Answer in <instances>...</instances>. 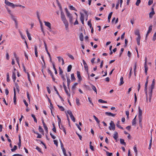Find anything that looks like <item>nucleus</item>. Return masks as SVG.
Listing matches in <instances>:
<instances>
[{"label": "nucleus", "mask_w": 156, "mask_h": 156, "mask_svg": "<svg viewBox=\"0 0 156 156\" xmlns=\"http://www.w3.org/2000/svg\"><path fill=\"white\" fill-rule=\"evenodd\" d=\"M61 17L62 20L65 25L66 30H67L69 29V23L64 13L62 11L61 13Z\"/></svg>", "instance_id": "nucleus-1"}, {"label": "nucleus", "mask_w": 156, "mask_h": 156, "mask_svg": "<svg viewBox=\"0 0 156 156\" xmlns=\"http://www.w3.org/2000/svg\"><path fill=\"white\" fill-rule=\"evenodd\" d=\"M67 17L69 18V21L70 23L72 24L73 23V18L72 15L70 13L67 8L65 9Z\"/></svg>", "instance_id": "nucleus-2"}, {"label": "nucleus", "mask_w": 156, "mask_h": 156, "mask_svg": "<svg viewBox=\"0 0 156 156\" xmlns=\"http://www.w3.org/2000/svg\"><path fill=\"white\" fill-rule=\"evenodd\" d=\"M138 119L139 125L140 126H142V110L140 109V107H138Z\"/></svg>", "instance_id": "nucleus-3"}, {"label": "nucleus", "mask_w": 156, "mask_h": 156, "mask_svg": "<svg viewBox=\"0 0 156 156\" xmlns=\"http://www.w3.org/2000/svg\"><path fill=\"white\" fill-rule=\"evenodd\" d=\"M110 126L109 127V129L110 130L112 129L114 130L115 129V125L112 121H111L110 123Z\"/></svg>", "instance_id": "nucleus-4"}, {"label": "nucleus", "mask_w": 156, "mask_h": 156, "mask_svg": "<svg viewBox=\"0 0 156 156\" xmlns=\"http://www.w3.org/2000/svg\"><path fill=\"white\" fill-rule=\"evenodd\" d=\"M67 112L68 114L69 115L70 117L72 120L74 122H75V119L74 117L73 116L71 111L70 110H68L67 111Z\"/></svg>", "instance_id": "nucleus-5"}, {"label": "nucleus", "mask_w": 156, "mask_h": 156, "mask_svg": "<svg viewBox=\"0 0 156 156\" xmlns=\"http://www.w3.org/2000/svg\"><path fill=\"white\" fill-rule=\"evenodd\" d=\"M83 65L84 66V68L85 69V70L87 71V73H88V66L87 64L85 62V61L83 59Z\"/></svg>", "instance_id": "nucleus-6"}, {"label": "nucleus", "mask_w": 156, "mask_h": 156, "mask_svg": "<svg viewBox=\"0 0 156 156\" xmlns=\"http://www.w3.org/2000/svg\"><path fill=\"white\" fill-rule=\"evenodd\" d=\"M152 25H151L149 27V28H148V30L147 32V34H146V38H147V37L148 36V35L149 34V33L151 32L152 30Z\"/></svg>", "instance_id": "nucleus-7"}, {"label": "nucleus", "mask_w": 156, "mask_h": 156, "mask_svg": "<svg viewBox=\"0 0 156 156\" xmlns=\"http://www.w3.org/2000/svg\"><path fill=\"white\" fill-rule=\"evenodd\" d=\"M16 91L15 90V88L14 89V98H13V100H14V104L16 105Z\"/></svg>", "instance_id": "nucleus-8"}, {"label": "nucleus", "mask_w": 156, "mask_h": 156, "mask_svg": "<svg viewBox=\"0 0 156 156\" xmlns=\"http://www.w3.org/2000/svg\"><path fill=\"white\" fill-rule=\"evenodd\" d=\"M105 114L107 115L112 117H115L116 115V114H113L110 112H105Z\"/></svg>", "instance_id": "nucleus-9"}, {"label": "nucleus", "mask_w": 156, "mask_h": 156, "mask_svg": "<svg viewBox=\"0 0 156 156\" xmlns=\"http://www.w3.org/2000/svg\"><path fill=\"white\" fill-rule=\"evenodd\" d=\"M155 85V80L154 79L152 82V83L151 86V90H152V92L153 89L154 88Z\"/></svg>", "instance_id": "nucleus-10"}, {"label": "nucleus", "mask_w": 156, "mask_h": 156, "mask_svg": "<svg viewBox=\"0 0 156 156\" xmlns=\"http://www.w3.org/2000/svg\"><path fill=\"white\" fill-rule=\"evenodd\" d=\"M59 128L61 129H62L63 130V131L64 132L65 134V135L66 134V130L65 128L64 127V126H63L62 125V124H61V126H59Z\"/></svg>", "instance_id": "nucleus-11"}, {"label": "nucleus", "mask_w": 156, "mask_h": 156, "mask_svg": "<svg viewBox=\"0 0 156 156\" xmlns=\"http://www.w3.org/2000/svg\"><path fill=\"white\" fill-rule=\"evenodd\" d=\"M44 23H45V25L48 27L49 29H51V24L50 23L48 22H47L46 21L44 22Z\"/></svg>", "instance_id": "nucleus-12"}, {"label": "nucleus", "mask_w": 156, "mask_h": 156, "mask_svg": "<svg viewBox=\"0 0 156 156\" xmlns=\"http://www.w3.org/2000/svg\"><path fill=\"white\" fill-rule=\"evenodd\" d=\"M118 133L116 131H115L114 132V134H113V138H114V139L115 140H117V139L118 138Z\"/></svg>", "instance_id": "nucleus-13"}, {"label": "nucleus", "mask_w": 156, "mask_h": 156, "mask_svg": "<svg viewBox=\"0 0 156 156\" xmlns=\"http://www.w3.org/2000/svg\"><path fill=\"white\" fill-rule=\"evenodd\" d=\"M77 77L79 81H81L82 80V79L81 77V76L80 74V72L79 71H77Z\"/></svg>", "instance_id": "nucleus-14"}, {"label": "nucleus", "mask_w": 156, "mask_h": 156, "mask_svg": "<svg viewBox=\"0 0 156 156\" xmlns=\"http://www.w3.org/2000/svg\"><path fill=\"white\" fill-rule=\"evenodd\" d=\"M57 58L58 59V61H59V62H60L61 60H62V65H63L65 63H64V59H63V58H61V57H60V56L57 57Z\"/></svg>", "instance_id": "nucleus-15"}, {"label": "nucleus", "mask_w": 156, "mask_h": 156, "mask_svg": "<svg viewBox=\"0 0 156 156\" xmlns=\"http://www.w3.org/2000/svg\"><path fill=\"white\" fill-rule=\"evenodd\" d=\"M120 122V121H118V122H117V123L116 124V126L119 128L120 129H123V128L120 125H119Z\"/></svg>", "instance_id": "nucleus-16"}, {"label": "nucleus", "mask_w": 156, "mask_h": 156, "mask_svg": "<svg viewBox=\"0 0 156 156\" xmlns=\"http://www.w3.org/2000/svg\"><path fill=\"white\" fill-rule=\"evenodd\" d=\"M34 51L35 56L37 57H38V52L37 51V47L36 45L34 46Z\"/></svg>", "instance_id": "nucleus-17"}, {"label": "nucleus", "mask_w": 156, "mask_h": 156, "mask_svg": "<svg viewBox=\"0 0 156 156\" xmlns=\"http://www.w3.org/2000/svg\"><path fill=\"white\" fill-rule=\"evenodd\" d=\"M26 32H27V36L28 37V39L30 40H31L32 39H31V37L30 36V34L29 33V32H28V30H26Z\"/></svg>", "instance_id": "nucleus-18"}, {"label": "nucleus", "mask_w": 156, "mask_h": 156, "mask_svg": "<svg viewBox=\"0 0 156 156\" xmlns=\"http://www.w3.org/2000/svg\"><path fill=\"white\" fill-rule=\"evenodd\" d=\"M12 79L13 80L14 82H15V81L16 80V76L15 73L14 72H12Z\"/></svg>", "instance_id": "nucleus-19"}, {"label": "nucleus", "mask_w": 156, "mask_h": 156, "mask_svg": "<svg viewBox=\"0 0 156 156\" xmlns=\"http://www.w3.org/2000/svg\"><path fill=\"white\" fill-rule=\"evenodd\" d=\"M154 14L155 12L154 11H151L149 14V16L150 18H151Z\"/></svg>", "instance_id": "nucleus-20"}, {"label": "nucleus", "mask_w": 156, "mask_h": 156, "mask_svg": "<svg viewBox=\"0 0 156 156\" xmlns=\"http://www.w3.org/2000/svg\"><path fill=\"white\" fill-rule=\"evenodd\" d=\"M79 38L80 41H83V36L82 33H81L80 35Z\"/></svg>", "instance_id": "nucleus-21"}, {"label": "nucleus", "mask_w": 156, "mask_h": 156, "mask_svg": "<svg viewBox=\"0 0 156 156\" xmlns=\"http://www.w3.org/2000/svg\"><path fill=\"white\" fill-rule=\"evenodd\" d=\"M70 80L69 78L68 77L67 78V86L68 88L69 89V87L70 85Z\"/></svg>", "instance_id": "nucleus-22"}, {"label": "nucleus", "mask_w": 156, "mask_h": 156, "mask_svg": "<svg viewBox=\"0 0 156 156\" xmlns=\"http://www.w3.org/2000/svg\"><path fill=\"white\" fill-rule=\"evenodd\" d=\"M135 35H137L138 36H140L139 31L138 29H137L135 31Z\"/></svg>", "instance_id": "nucleus-23"}, {"label": "nucleus", "mask_w": 156, "mask_h": 156, "mask_svg": "<svg viewBox=\"0 0 156 156\" xmlns=\"http://www.w3.org/2000/svg\"><path fill=\"white\" fill-rule=\"evenodd\" d=\"M120 82L119 84V86H121L124 83L123 80V77H121L120 79Z\"/></svg>", "instance_id": "nucleus-24"}, {"label": "nucleus", "mask_w": 156, "mask_h": 156, "mask_svg": "<svg viewBox=\"0 0 156 156\" xmlns=\"http://www.w3.org/2000/svg\"><path fill=\"white\" fill-rule=\"evenodd\" d=\"M152 90H150V92L149 94V101L151 102V98L152 95Z\"/></svg>", "instance_id": "nucleus-25"}, {"label": "nucleus", "mask_w": 156, "mask_h": 156, "mask_svg": "<svg viewBox=\"0 0 156 156\" xmlns=\"http://www.w3.org/2000/svg\"><path fill=\"white\" fill-rule=\"evenodd\" d=\"M136 115L135 116L134 118L132 120V125L133 126L135 125L136 124Z\"/></svg>", "instance_id": "nucleus-26"}, {"label": "nucleus", "mask_w": 156, "mask_h": 156, "mask_svg": "<svg viewBox=\"0 0 156 156\" xmlns=\"http://www.w3.org/2000/svg\"><path fill=\"white\" fill-rule=\"evenodd\" d=\"M112 13L113 12H110L108 16V19L109 22H110V19L111 18V16L112 15Z\"/></svg>", "instance_id": "nucleus-27"}, {"label": "nucleus", "mask_w": 156, "mask_h": 156, "mask_svg": "<svg viewBox=\"0 0 156 156\" xmlns=\"http://www.w3.org/2000/svg\"><path fill=\"white\" fill-rule=\"evenodd\" d=\"M91 88L93 90L96 92V94H97V89L96 87L94 85H92Z\"/></svg>", "instance_id": "nucleus-28"}, {"label": "nucleus", "mask_w": 156, "mask_h": 156, "mask_svg": "<svg viewBox=\"0 0 156 156\" xmlns=\"http://www.w3.org/2000/svg\"><path fill=\"white\" fill-rule=\"evenodd\" d=\"M144 68H145V72L146 74V75H147V71L148 70V67L147 64H144Z\"/></svg>", "instance_id": "nucleus-29"}, {"label": "nucleus", "mask_w": 156, "mask_h": 156, "mask_svg": "<svg viewBox=\"0 0 156 156\" xmlns=\"http://www.w3.org/2000/svg\"><path fill=\"white\" fill-rule=\"evenodd\" d=\"M72 68V66L71 65H70L68 66L67 67V72H70Z\"/></svg>", "instance_id": "nucleus-30"}, {"label": "nucleus", "mask_w": 156, "mask_h": 156, "mask_svg": "<svg viewBox=\"0 0 156 156\" xmlns=\"http://www.w3.org/2000/svg\"><path fill=\"white\" fill-rule=\"evenodd\" d=\"M64 89L66 94L68 95V96L70 97V94L69 92L68 91L66 87V88H64Z\"/></svg>", "instance_id": "nucleus-31"}, {"label": "nucleus", "mask_w": 156, "mask_h": 156, "mask_svg": "<svg viewBox=\"0 0 156 156\" xmlns=\"http://www.w3.org/2000/svg\"><path fill=\"white\" fill-rule=\"evenodd\" d=\"M120 143L122 144H123L124 145H126V143L124 141V140L122 139H120Z\"/></svg>", "instance_id": "nucleus-32"}, {"label": "nucleus", "mask_w": 156, "mask_h": 156, "mask_svg": "<svg viewBox=\"0 0 156 156\" xmlns=\"http://www.w3.org/2000/svg\"><path fill=\"white\" fill-rule=\"evenodd\" d=\"M104 150L105 151L106 154V155L108 156H111L112 155V153H109L108 152V151H105V150Z\"/></svg>", "instance_id": "nucleus-33"}, {"label": "nucleus", "mask_w": 156, "mask_h": 156, "mask_svg": "<svg viewBox=\"0 0 156 156\" xmlns=\"http://www.w3.org/2000/svg\"><path fill=\"white\" fill-rule=\"evenodd\" d=\"M76 104L78 106L80 105V100H79V99H78V98H76Z\"/></svg>", "instance_id": "nucleus-34"}, {"label": "nucleus", "mask_w": 156, "mask_h": 156, "mask_svg": "<svg viewBox=\"0 0 156 156\" xmlns=\"http://www.w3.org/2000/svg\"><path fill=\"white\" fill-rule=\"evenodd\" d=\"M5 3L6 4V5L9 6L10 5V4H11V2H9L7 0H5Z\"/></svg>", "instance_id": "nucleus-35"}, {"label": "nucleus", "mask_w": 156, "mask_h": 156, "mask_svg": "<svg viewBox=\"0 0 156 156\" xmlns=\"http://www.w3.org/2000/svg\"><path fill=\"white\" fill-rule=\"evenodd\" d=\"M133 149H134V150L135 152L136 153V156L137 154V149L136 145L134 146V147H133Z\"/></svg>", "instance_id": "nucleus-36"}, {"label": "nucleus", "mask_w": 156, "mask_h": 156, "mask_svg": "<svg viewBox=\"0 0 156 156\" xmlns=\"http://www.w3.org/2000/svg\"><path fill=\"white\" fill-rule=\"evenodd\" d=\"M57 106L62 111H64V109L62 106H60L58 105Z\"/></svg>", "instance_id": "nucleus-37"}, {"label": "nucleus", "mask_w": 156, "mask_h": 156, "mask_svg": "<svg viewBox=\"0 0 156 156\" xmlns=\"http://www.w3.org/2000/svg\"><path fill=\"white\" fill-rule=\"evenodd\" d=\"M17 149V146L16 145H15L13 148L11 149V151L12 152H14Z\"/></svg>", "instance_id": "nucleus-38"}, {"label": "nucleus", "mask_w": 156, "mask_h": 156, "mask_svg": "<svg viewBox=\"0 0 156 156\" xmlns=\"http://www.w3.org/2000/svg\"><path fill=\"white\" fill-rule=\"evenodd\" d=\"M71 79L72 80H75L76 78L74 76V74L73 73L71 74Z\"/></svg>", "instance_id": "nucleus-39"}, {"label": "nucleus", "mask_w": 156, "mask_h": 156, "mask_svg": "<svg viewBox=\"0 0 156 156\" xmlns=\"http://www.w3.org/2000/svg\"><path fill=\"white\" fill-rule=\"evenodd\" d=\"M98 102L101 103H107V102L106 101H104L102 99H100L98 100Z\"/></svg>", "instance_id": "nucleus-40"}, {"label": "nucleus", "mask_w": 156, "mask_h": 156, "mask_svg": "<svg viewBox=\"0 0 156 156\" xmlns=\"http://www.w3.org/2000/svg\"><path fill=\"white\" fill-rule=\"evenodd\" d=\"M31 116L34 118V121L35 122L37 123V121L35 115L34 114H32Z\"/></svg>", "instance_id": "nucleus-41"}, {"label": "nucleus", "mask_w": 156, "mask_h": 156, "mask_svg": "<svg viewBox=\"0 0 156 156\" xmlns=\"http://www.w3.org/2000/svg\"><path fill=\"white\" fill-rule=\"evenodd\" d=\"M78 83H75L72 87V89L73 90H74L76 87V86L78 85Z\"/></svg>", "instance_id": "nucleus-42"}, {"label": "nucleus", "mask_w": 156, "mask_h": 156, "mask_svg": "<svg viewBox=\"0 0 156 156\" xmlns=\"http://www.w3.org/2000/svg\"><path fill=\"white\" fill-rule=\"evenodd\" d=\"M6 76H7V82H9L10 81V80L9 79V73H8L6 74Z\"/></svg>", "instance_id": "nucleus-43"}, {"label": "nucleus", "mask_w": 156, "mask_h": 156, "mask_svg": "<svg viewBox=\"0 0 156 156\" xmlns=\"http://www.w3.org/2000/svg\"><path fill=\"white\" fill-rule=\"evenodd\" d=\"M39 130L40 132L41 133H43L44 130L40 126H39Z\"/></svg>", "instance_id": "nucleus-44"}, {"label": "nucleus", "mask_w": 156, "mask_h": 156, "mask_svg": "<svg viewBox=\"0 0 156 156\" xmlns=\"http://www.w3.org/2000/svg\"><path fill=\"white\" fill-rule=\"evenodd\" d=\"M80 20H84V16L83 14L82 13H80Z\"/></svg>", "instance_id": "nucleus-45"}, {"label": "nucleus", "mask_w": 156, "mask_h": 156, "mask_svg": "<svg viewBox=\"0 0 156 156\" xmlns=\"http://www.w3.org/2000/svg\"><path fill=\"white\" fill-rule=\"evenodd\" d=\"M69 9L71 10H73L76 11H77L76 8L73 7L72 5H70L69 6Z\"/></svg>", "instance_id": "nucleus-46"}, {"label": "nucleus", "mask_w": 156, "mask_h": 156, "mask_svg": "<svg viewBox=\"0 0 156 156\" xmlns=\"http://www.w3.org/2000/svg\"><path fill=\"white\" fill-rule=\"evenodd\" d=\"M88 25L90 27V28H92V24L91 23V20H90L88 22Z\"/></svg>", "instance_id": "nucleus-47"}, {"label": "nucleus", "mask_w": 156, "mask_h": 156, "mask_svg": "<svg viewBox=\"0 0 156 156\" xmlns=\"http://www.w3.org/2000/svg\"><path fill=\"white\" fill-rule=\"evenodd\" d=\"M59 74L62 75H63L62 74L63 73V71L62 69L60 67H59Z\"/></svg>", "instance_id": "nucleus-48"}, {"label": "nucleus", "mask_w": 156, "mask_h": 156, "mask_svg": "<svg viewBox=\"0 0 156 156\" xmlns=\"http://www.w3.org/2000/svg\"><path fill=\"white\" fill-rule=\"evenodd\" d=\"M140 2H141L140 0H137V1L136 3V6H139V5L140 4Z\"/></svg>", "instance_id": "nucleus-49"}, {"label": "nucleus", "mask_w": 156, "mask_h": 156, "mask_svg": "<svg viewBox=\"0 0 156 156\" xmlns=\"http://www.w3.org/2000/svg\"><path fill=\"white\" fill-rule=\"evenodd\" d=\"M7 9V11L10 14V15L11 16V17H13V16L12 15V12H11V11L8 8H6Z\"/></svg>", "instance_id": "nucleus-50"}, {"label": "nucleus", "mask_w": 156, "mask_h": 156, "mask_svg": "<svg viewBox=\"0 0 156 156\" xmlns=\"http://www.w3.org/2000/svg\"><path fill=\"white\" fill-rule=\"evenodd\" d=\"M44 126V129L46 132L47 133H48V128L47 126H46V125H44V126Z\"/></svg>", "instance_id": "nucleus-51"}, {"label": "nucleus", "mask_w": 156, "mask_h": 156, "mask_svg": "<svg viewBox=\"0 0 156 156\" xmlns=\"http://www.w3.org/2000/svg\"><path fill=\"white\" fill-rule=\"evenodd\" d=\"M62 151L65 156H67V154H66V151L65 149H63V150H62Z\"/></svg>", "instance_id": "nucleus-52"}, {"label": "nucleus", "mask_w": 156, "mask_h": 156, "mask_svg": "<svg viewBox=\"0 0 156 156\" xmlns=\"http://www.w3.org/2000/svg\"><path fill=\"white\" fill-rule=\"evenodd\" d=\"M37 17L39 20V21H40V23H41V20L40 19V16H39V12L38 11L37 12Z\"/></svg>", "instance_id": "nucleus-53"}, {"label": "nucleus", "mask_w": 156, "mask_h": 156, "mask_svg": "<svg viewBox=\"0 0 156 156\" xmlns=\"http://www.w3.org/2000/svg\"><path fill=\"white\" fill-rule=\"evenodd\" d=\"M153 0H149L148 2V5H151L153 2Z\"/></svg>", "instance_id": "nucleus-54"}, {"label": "nucleus", "mask_w": 156, "mask_h": 156, "mask_svg": "<svg viewBox=\"0 0 156 156\" xmlns=\"http://www.w3.org/2000/svg\"><path fill=\"white\" fill-rule=\"evenodd\" d=\"M134 99H135L134 103H135V104L137 101V97H136V93L134 94Z\"/></svg>", "instance_id": "nucleus-55"}, {"label": "nucleus", "mask_w": 156, "mask_h": 156, "mask_svg": "<svg viewBox=\"0 0 156 156\" xmlns=\"http://www.w3.org/2000/svg\"><path fill=\"white\" fill-rule=\"evenodd\" d=\"M36 149L39 152H42L41 149H40L37 146Z\"/></svg>", "instance_id": "nucleus-56"}, {"label": "nucleus", "mask_w": 156, "mask_h": 156, "mask_svg": "<svg viewBox=\"0 0 156 156\" xmlns=\"http://www.w3.org/2000/svg\"><path fill=\"white\" fill-rule=\"evenodd\" d=\"M138 91H139V90L140 89V82H138Z\"/></svg>", "instance_id": "nucleus-57"}, {"label": "nucleus", "mask_w": 156, "mask_h": 156, "mask_svg": "<svg viewBox=\"0 0 156 156\" xmlns=\"http://www.w3.org/2000/svg\"><path fill=\"white\" fill-rule=\"evenodd\" d=\"M48 73L50 74V75L51 76L52 75H53L52 73V72L49 69H48Z\"/></svg>", "instance_id": "nucleus-58"}, {"label": "nucleus", "mask_w": 156, "mask_h": 156, "mask_svg": "<svg viewBox=\"0 0 156 156\" xmlns=\"http://www.w3.org/2000/svg\"><path fill=\"white\" fill-rule=\"evenodd\" d=\"M23 101L24 103V104H25V105L27 107H28V104L27 103V102L26 100H25L24 99L23 100Z\"/></svg>", "instance_id": "nucleus-59"}, {"label": "nucleus", "mask_w": 156, "mask_h": 156, "mask_svg": "<svg viewBox=\"0 0 156 156\" xmlns=\"http://www.w3.org/2000/svg\"><path fill=\"white\" fill-rule=\"evenodd\" d=\"M50 135H51V138L53 139H55V138H56V137L55 136H54L51 133H50Z\"/></svg>", "instance_id": "nucleus-60"}, {"label": "nucleus", "mask_w": 156, "mask_h": 156, "mask_svg": "<svg viewBox=\"0 0 156 156\" xmlns=\"http://www.w3.org/2000/svg\"><path fill=\"white\" fill-rule=\"evenodd\" d=\"M124 48H121V51H120V54L119 55V57H120L121 55V54H122V53L123 52V51H124Z\"/></svg>", "instance_id": "nucleus-61"}, {"label": "nucleus", "mask_w": 156, "mask_h": 156, "mask_svg": "<svg viewBox=\"0 0 156 156\" xmlns=\"http://www.w3.org/2000/svg\"><path fill=\"white\" fill-rule=\"evenodd\" d=\"M141 39V37L140 36H138V37H137L136 39V41H140Z\"/></svg>", "instance_id": "nucleus-62"}, {"label": "nucleus", "mask_w": 156, "mask_h": 156, "mask_svg": "<svg viewBox=\"0 0 156 156\" xmlns=\"http://www.w3.org/2000/svg\"><path fill=\"white\" fill-rule=\"evenodd\" d=\"M9 6L12 7L13 8H14L15 7V5L12 3H11V4H10V5H9Z\"/></svg>", "instance_id": "nucleus-63"}, {"label": "nucleus", "mask_w": 156, "mask_h": 156, "mask_svg": "<svg viewBox=\"0 0 156 156\" xmlns=\"http://www.w3.org/2000/svg\"><path fill=\"white\" fill-rule=\"evenodd\" d=\"M68 56L69 57V58H70L71 59H74V58L72 55L70 54H68Z\"/></svg>", "instance_id": "nucleus-64"}]
</instances>
